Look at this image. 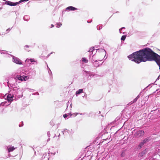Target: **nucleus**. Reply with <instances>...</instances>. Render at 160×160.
I'll use <instances>...</instances> for the list:
<instances>
[{
	"label": "nucleus",
	"mask_w": 160,
	"mask_h": 160,
	"mask_svg": "<svg viewBox=\"0 0 160 160\" xmlns=\"http://www.w3.org/2000/svg\"><path fill=\"white\" fill-rule=\"evenodd\" d=\"M145 134L143 130H139L136 132L134 134V136L136 138H139L143 136Z\"/></svg>",
	"instance_id": "5"
},
{
	"label": "nucleus",
	"mask_w": 160,
	"mask_h": 160,
	"mask_svg": "<svg viewBox=\"0 0 160 160\" xmlns=\"http://www.w3.org/2000/svg\"><path fill=\"white\" fill-rule=\"evenodd\" d=\"M2 9V8H0V9Z\"/></svg>",
	"instance_id": "61"
},
{
	"label": "nucleus",
	"mask_w": 160,
	"mask_h": 160,
	"mask_svg": "<svg viewBox=\"0 0 160 160\" xmlns=\"http://www.w3.org/2000/svg\"><path fill=\"white\" fill-rule=\"evenodd\" d=\"M50 54H50V53L49 54H48V55H47V58L48 57L50 56Z\"/></svg>",
	"instance_id": "47"
},
{
	"label": "nucleus",
	"mask_w": 160,
	"mask_h": 160,
	"mask_svg": "<svg viewBox=\"0 0 160 160\" xmlns=\"http://www.w3.org/2000/svg\"><path fill=\"white\" fill-rule=\"evenodd\" d=\"M16 80H19L22 81H26L28 79H29V76H24V75H17L15 78Z\"/></svg>",
	"instance_id": "4"
},
{
	"label": "nucleus",
	"mask_w": 160,
	"mask_h": 160,
	"mask_svg": "<svg viewBox=\"0 0 160 160\" xmlns=\"http://www.w3.org/2000/svg\"><path fill=\"white\" fill-rule=\"evenodd\" d=\"M56 153L55 152H54V153H52V152H51L50 153V152H48V156H50V154H51V155L52 154L53 155H54Z\"/></svg>",
	"instance_id": "37"
},
{
	"label": "nucleus",
	"mask_w": 160,
	"mask_h": 160,
	"mask_svg": "<svg viewBox=\"0 0 160 160\" xmlns=\"http://www.w3.org/2000/svg\"><path fill=\"white\" fill-rule=\"evenodd\" d=\"M35 62V61L33 58H27L25 60L26 62L28 63L29 64H33Z\"/></svg>",
	"instance_id": "9"
},
{
	"label": "nucleus",
	"mask_w": 160,
	"mask_h": 160,
	"mask_svg": "<svg viewBox=\"0 0 160 160\" xmlns=\"http://www.w3.org/2000/svg\"><path fill=\"white\" fill-rule=\"evenodd\" d=\"M60 133H59V135H58V137H59H59H60Z\"/></svg>",
	"instance_id": "54"
},
{
	"label": "nucleus",
	"mask_w": 160,
	"mask_h": 160,
	"mask_svg": "<svg viewBox=\"0 0 160 160\" xmlns=\"http://www.w3.org/2000/svg\"><path fill=\"white\" fill-rule=\"evenodd\" d=\"M144 144L143 142L141 141L138 145L136 147V148L138 150H140L143 147Z\"/></svg>",
	"instance_id": "11"
},
{
	"label": "nucleus",
	"mask_w": 160,
	"mask_h": 160,
	"mask_svg": "<svg viewBox=\"0 0 160 160\" xmlns=\"http://www.w3.org/2000/svg\"><path fill=\"white\" fill-rule=\"evenodd\" d=\"M101 42H100V44H101Z\"/></svg>",
	"instance_id": "60"
},
{
	"label": "nucleus",
	"mask_w": 160,
	"mask_h": 160,
	"mask_svg": "<svg viewBox=\"0 0 160 160\" xmlns=\"http://www.w3.org/2000/svg\"><path fill=\"white\" fill-rule=\"evenodd\" d=\"M125 28L124 27H122V28H120V29H119V32L120 33H122V32H121V30L123 29H125Z\"/></svg>",
	"instance_id": "36"
},
{
	"label": "nucleus",
	"mask_w": 160,
	"mask_h": 160,
	"mask_svg": "<svg viewBox=\"0 0 160 160\" xmlns=\"http://www.w3.org/2000/svg\"><path fill=\"white\" fill-rule=\"evenodd\" d=\"M71 105H72V104L71 103V104L70 105V108H71V107H72Z\"/></svg>",
	"instance_id": "50"
},
{
	"label": "nucleus",
	"mask_w": 160,
	"mask_h": 160,
	"mask_svg": "<svg viewBox=\"0 0 160 160\" xmlns=\"http://www.w3.org/2000/svg\"><path fill=\"white\" fill-rule=\"evenodd\" d=\"M84 114H85V113H80V115H84Z\"/></svg>",
	"instance_id": "48"
},
{
	"label": "nucleus",
	"mask_w": 160,
	"mask_h": 160,
	"mask_svg": "<svg viewBox=\"0 0 160 160\" xmlns=\"http://www.w3.org/2000/svg\"><path fill=\"white\" fill-rule=\"evenodd\" d=\"M101 116H102V117H103V115H102V114L101 115Z\"/></svg>",
	"instance_id": "59"
},
{
	"label": "nucleus",
	"mask_w": 160,
	"mask_h": 160,
	"mask_svg": "<svg viewBox=\"0 0 160 160\" xmlns=\"http://www.w3.org/2000/svg\"><path fill=\"white\" fill-rule=\"evenodd\" d=\"M71 132H72V129H71L70 130H67V131H66V132H67L69 134V133H71Z\"/></svg>",
	"instance_id": "39"
},
{
	"label": "nucleus",
	"mask_w": 160,
	"mask_h": 160,
	"mask_svg": "<svg viewBox=\"0 0 160 160\" xmlns=\"http://www.w3.org/2000/svg\"><path fill=\"white\" fill-rule=\"evenodd\" d=\"M30 47L28 45H26L24 47V49L25 50L28 52H29V50H28V49H27L28 48H29Z\"/></svg>",
	"instance_id": "29"
},
{
	"label": "nucleus",
	"mask_w": 160,
	"mask_h": 160,
	"mask_svg": "<svg viewBox=\"0 0 160 160\" xmlns=\"http://www.w3.org/2000/svg\"><path fill=\"white\" fill-rule=\"evenodd\" d=\"M83 89H79L78 90H77L76 92V94L77 96L78 95H79L80 94L83 93Z\"/></svg>",
	"instance_id": "15"
},
{
	"label": "nucleus",
	"mask_w": 160,
	"mask_h": 160,
	"mask_svg": "<svg viewBox=\"0 0 160 160\" xmlns=\"http://www.w3.org/2000/svg\"><path fill=\"white\" fill-rule=\"evenodd\" d=\"M8 85L10 90L9 92V93L12 94L15 98H22L23 96L22 92L21 90L16 87H14L10 88V87H12L13 85L11 84L10 83L8 82Z\"/></svg>",
	"instance_id": "1"
},
{
	"label": "nucleus",
	"mask_w": 160,
	"mask_h": 160,
	"mask_svg": "<svg viewBox=\"0 0 160 160\" xmlns=\"http://www.w3.org/2000/svg\"><path fill=\"white\" fill-rule=\"evenodd\" d=\"M125 33V32H123L122 33L123 34H124Z\"/></svg>",
	"instance_id": "58"
},
{
	"label": "nucleus",
	"mask_w": 160,
	"mask_h": 160,
	"mask_svg": "<svg viewBox=\"0 0 160 160\" xmlns=\"http://www.w3.org/2000/svg\"><path fill=\"white\" fill-rule=\"evenodd\" d=\"M77 9V8L72 6H68L66 8V10L75 11Z\"/></svg>",
	"instance_id": "10"
},
{
	"label": "nucleus",
	"mask_w": 160,
	"mask_h": 160,
	"mask_svg": "<svg viewBox=\"0 0 160 160\" xmlns=\"http://www.w3.org/2000/svg\"><path fill=\"white\" fill-rule=\"evenodd\" d=\"M105 56H106V55H105L104 56V59L105 58V59H106L107 58V57H106V58H105Z\"/></svg>",
	"instance_id": "49"
},
{
	"label": "nucleus",
	"mask_w": 160,
	"mask_h": 160,
	"mask_svg": "<svg viewBox=\"0 0 160 160\" xmlns=\"http://www.w3.org/2000/svg\"><path fill=\"white\" fill-rule=\"evenodd\" d=\"M23 19L24 21H27L30 19V17L28 15H25L23 17Z\"/></svg>",
	"instance_id": "20"
},
{
	"label": "nucleus",
	"mask_w": 160,
	"mask_h": 160,
	"mask_svg": "<svg viewBox=\"0 0 160 160\" xmlns=\"http://www.w3.org/2000/svg\"><path fill=\"white\" fill-rule=\"evenodd\" d=\"M51 28H52L54 27V26L53 24H51Z\"/></svg>",
	"instance_id": "45"
},
{
	"label": "nucleus",
	"mask_w": 160,
	"mask_h": 160,
	"mask_svg": "<svg viewBox=\"0 0 160 160\" xmlns=\"http://www.w3.org/2000/svg\"><path fill=\"white\" fill-rule=\"evenodd\" d=\"M1 54H8L9 55L8 57H9V58L10 57L9 56L10 55H9V54L8 53V52L6 51L2 50V52H1Z\"/></svg>",
	"instance_id": "25"
},
{
	"label": "nucleus",
	"mask_w": 160,
	"mask_h": 160,
	"mask_svg": "<svg viewBox=\"0 0 160 160\" xmlns=\"http://www.w3.org/2000/svg\"><path fill=\"white\" fill-rule=\"evenodd\" d=\"M8 5L11 6H16L17 5L16 2H12L9 1Z\"/></svg>",
	"instance_id": "18"
},
{
	"label": "nucleus",
	"mask_w": 160,
	"mask_h": 160,
	"mask_svg": "<svg viewBox=\"0 0 160 160\" xmlns=\"http://www.w3.org/2000/svg\"><path fill=\"white\" fill-rule=\"evenodd\" d=\"M32 95H39V93L38 92H36L33 93L32 94Z\"/></svg>",
	"instance_id": "38"
},
{
	"label": "nucleus",
	"mask_w": 160,
	"mask_h": 160,
	"mask_svg": "<svg viewBox=\"0 0 160 160\" xmlns=\"http://www.w3.org/2000/svg\"><path fill=\"white\" fill-rule=\"evenodd\" d=\"M126 37V35H122L121 38V40L122 41H124Z\"/></svg>",
	"instance_id": "28"
},
{
	"label": "nucleus",
	"mask_w": 160,
	"mask_h": 160,
	"mask_svg": "<svg viewBox=\"0 0 160 160\" xmlns=\"http://www.w3.org/2000/svg\"><path fill=\"white\" fill-rule=\"evenodd\" d=\"M27 2L26 0H20L18 2H16V5H17L20 4V3L23 2Z\"/></svg>",
	"instance_id": "26"
},
{
	"label": "nucleus",
	"mask_w": 160,
	"mask_h": 160,
	"mask_svg": "<svg viewBox=\"0 0 160 160\" xmlns=\"http://www.w3.org/2000/svg\"><path fill=\"white\" fill-rule=\"evenodd\" d=\"M42 158L45 159L46 158L48 159V160H49V158H48V156L47 154H44L42 157Z\"/></svg>",
	"instance_id": "27"
},
{
	"label": "nucleus",
	"mask_w": 160,
	"mask_h": 160,
	"mask_svg": "<svg viewBox=\"0 0 160 160\" xmlns=\"http://www.w3.org/2000/svg\"><path fill=\"white\" fill-rule=\"evenodd\" d=\"M51 125H52V126H53L54 125V124H52V125L51 124Z\"/></svg>",
	"instance_id": "63"
},
{
	"label": "nucleus",
	"mask_w": 160,
	"mask_h": 160,
	"mask_svg": "<svg viewBox=\"0 0 160 160\" xmlns=\"http://www.w3.org/2000/svg\"><path fill=\"white\" fill-rule=\"evenodd\" d=\"M52 122H50V123H51V124Z\"/></svg>",
	"instance_id": "62"
},
{
	"label": "nucleus",
	"mask_w": 160,
	"mask_h": 160,
	"mask_svg": "<svg viewBox=\"0 0 160 160\" xmlns=\"http://www.w3.org/2000/svg\"><path fill=\"white\" fill-rule=\"evenodd\" d=\"M2 52V51H1V50H0V52Z\"/></svg>",
	"instance_id": "57"
},
{
	"label": "nucleus",
	"mask_w": 160,
	"mask_h": 160,
	"mask_svg": "<svg viewBox=\"0 0 160 160\" xmlns=\"http://www.w3.org/2000/svg\"><path fill=\"white\" fill-rule=\"evenodd\" d=\"M84 96H86V97L87 96V94L86 93L85 94Z\"/></svg>",
	"instance_id": "51"
},
{
	"label": "nucleus",
	"mask_w": 160,
	"mask_h": 160,
	"mask_svg": "<svg viewBox=\"0 0 160 160\" xmlns=\"http://www.w3.org/2000/svg\"><path fill=\"white\" fill-rule=\"evenodd\" d=\"M62 25V24L61 23H57V26L56 27L58 28H59Z\"/></svg>",
	"instance_id": "33"
},
{
	"label": "nucleus",
	"mask_w": 160,
	"mask_h": 160,
	"mask_svg": "<svg viewBox=\"0 0 160 160\" xmlns=\"http://www.w3.org/2000/svg\"><path fill=\"white\" fill-rule=\"evenodd\" d=\"M82 62H85L86 63H88V60L85 58H82Z\"/></svg>",
	"instance_id": "30"
},
{
	"label": "nucleus",
	"mask_w": 160,
	"mask_h": 160,
	"mask_svg": "<svg viewBox=\"0 0 160 160\" xmlns=\"http://www.w3.org/2000/svg\"><path fill=\"white\" fill-rule=\"evenodd\" d=\"M53 53H54V52H52L51 53H50V54H52Z\"/></svg>",
	"instance_id": "52"
},
{
	"label": "nucleus",
	"mask_w": 160,
	"mask_h": 160,
	"mask_svg": "<svg viewBox=\"0 0 160 160\" xmlns=\"http://www.w3.org/2000/svg\"><path fill=\"white\" fill-rule=\"evenodd\" d=\"M10 56L12 57V61L13 62L18 65L22 64V61L18 58L14 56L11 54H9Z\"/></svg>",
	"instance_id": "3"
},
{
	"label": "nucleus",
	"mask_w": 160,
	"mask_h": 160,
	"mask_svg": "<svg viewBox=\"0 0 160 160\" xmlns=\"http://www.w3.org/2000/svg\"><path fill=\"white\" fill-rule=\"evenodd\" d=\"M83 71L85 72L83 73L84 75L87 78L88 80H90L95 75L94 73L93 72L86 70H84Z\"/></svg>",
	"instance_id": "2"
},
{
	"label": "nucleus",
	"mask_w": 160,
	"mask_h": 160,
	"mask_svg": "<svg viewBox=\"0 0 160 160\" xmlns=\"http://www.w3.org/2000/svg\"><path fill=\"white\" fill-rule=\"evenodd\" d=\"M50 140V139L49 138H48L47 140V141H49Z\"/></svg>",
	"instance_id": "53"
},
{
	"label": "nucleus",
	"mask_w": 160,
	"mask_h": 160,
	"mask_svg": "<svg viewBox=\"0 0 160 160\" xmlns=\"http://www.w3.org/2000/svg\"><path fill=\"white\" fill-rule=\"evenodd\" d=\"M12 27L11 28H9L7 29L6 30V32H7V33H8L12 28Z\"/></svg>",
	"instance_id": "34"
},
{
	"label": "nucleus",
	"mask_w": 160,
	"mask_h": 160,
	"mask_svg": "<svg viewBox=\"0 0 160 160\" xmlns=\"http://www.w3.org/2000/svg\"><path fill=\"white\" fill-rule=\"evenodd\" d=\"M66 130H67V129H63L62 131V133L63 135L64 136L66 132Z\"/></svg>",
	"instance_id": "32"
},
{
	"label": "nucleus",
	"mask_w": 160,
	"mask_h": 160,
	"mask_svg": "<svg viewBox=\"0 0 160 160\" xmlns=\"http://www.w3.org/2000/svg\"><path fill=\"white\" fill-rule=\"evenodd\" d=\"M99 61H100V60H93V61L95 62H98ZM100 61H101V60H100Z\"/></svg>",
	"instance_id": "44"
},
{
	"label": "nucleus",
	"mask_w": 160,
	"mask_h": 160,
	"mask_svg": "<svg viewBox=\"0 0 160 160\" xmlns=\"http://www.w3.org/2000/svg\"><path fill=\"white\" fill-rule=\"evenodd\" d=\"M7 101L3 102H1L0 104V106H7L8 105H9L11 103L10 102H9V104H7Z\"/></svg>",
	"instance_id": "16"
},
{
	"label": "nucleus",
	"mask_w": 160,
	"mask_h": 160,
	"mask_svg": "<svg viewBox=\"0 0 160 160\" xmlns=\"http://www.w3.org/2000/svg\"><path fill=\"white\" fill-rule=\"evenodd\" d=\"M94 47H92L90 48L89 50L88 51V52H90V54H92V52L94 50ZM91 57V55H90V57Z\"/></svg>",
	"instance_id": "21"
},
{
	"label": "nucleus",
	"mask_w": 160,
	"mask_h": 160,
	"mask_svg": "<svg viewBox=\"0 0 160 160\" xmlns=\"http://www.w3.org/2000/svg\"><path fill=\"white\" fill-rule=\"evenodd\" d=\"M148 149L147 148H145L143 151L140 152L138 154L139 157H143L148 152Z\"/></svg>",
	"instance_id": "7"
},
{
	"label": "nucleus",
	"mask_w": 160,
	"mask_h": 160,
	"mask_svg": "<svg viewBox=\"0 0 160 160\" xmlns=\"http://www.w3.org/2000/svg\"><path fill=\"white\" fill-rule=\"evenodd\" d=\"M77 114H78L77 113V114H76V115H75V116H76V115H77Z\"/></svg>",
	"instance_id": "64"
},
{
	"label": "nucleus",
	"mask_w": 160,
	"mask_h": 160,
	"mask_svg": "<svg viewBox=\"0 0 160 160\" xmlns=\"http://www.w3.org/2000/svg\"><path fill=\"white\" fill-rule=\"evenodd\" d=\"M102 25H101L100 26H99V25H98L97 27V28L98 30H100L102 28Z\"/></svg>",
	"instance_id": "31"
},
{
	"label": "nucleus",
	"mask_w": 160,
	"mask_h": 160,
	"mask_svg": "<svg viewBox=\"0 0 160 160\" xmlns=\"http://www.w3.org/2000/svg\"><path fill=\"white\" fill-rule=\"evenodd\" d=\"M101 113V111H99V114H100V113Z\"/></svg>",
	"instance_id": "55"
},
{
	"label": "nucleus",
	"mask_w": 160,
	"mask_h": 160,
	"mask_svg": "<svg viewBox=\"0 0 160 160\" xmlns=\"http://www.w3.org/2000/svg\"><path fill=\"white\" fill-rule=\"evenodd\" d=\"M150 140V139L149 137H147L145 138L143 140H142V141L143 142L144 144H146L147 142H148Z\"/></svg>",
	"instance_id": "13"
},
{
	"label": "nucleus",
	"mask_w": 160,
	"mask_h": 160,
	"mask_svg": "<svg viewBox=\"0 0 160 160\" xmlns=\"http://www.w3.org/2000/svg\"><path fill=\"white\" fill-rule=\"evenodd\" d=\"M31 147V148L33 149L34 150V154L35 155V154H36V151H35V150H34V148H33V147Z\"/></svg>",
	"instance_id": "42"
},
{
	"label": "nucleus",
	"mask_w": 160,
	"mask_h": 160,
	"mask_svg": "<svg viewBox=\"0 0 160 160\" xmlns=\"http://www.w3.org/2000/svg\"><path fill=\"white\" fill-rule=\"evenodd\" d=\"M36 74V72L34 69H31L30 70V71L28 73L29 75L28 76H29V78H30V76H35Z\"/></svg>",
	"instance_id": "8"
},
{
	"label": "nucleus",
	"mask_w": 160,
	"mask_h": 160,
	"mask_svg": "<svg viewBox=\"0 0 160 160\" xmlns=\"http://www.w3.org/2000/svg\"><path fill=\"white\" fill-rule=\"evenodd\" d=\"M7 99L8 102H10L13 101V98H14V96L12 94L10 93L7 96Z\"/></svg>",
	"instance_id": "6"
},
{
	"label": "nucleus",
	"mask_w": 160,
	"mask_h": 160,
	"mask_svg": "<svg viewBox=\"0 0 160 160\" xmlns=\"http://www.w3.org/2000/svg\"><path fill=\"white\" fill-rule=\"evenodd\" d=\"M23 122L22 121L19 125V126L20 127L23 126Z\"/></svg>",
	"instance_id": "35"
},
{
	"label": "nucleus",
	"mask_w": 160,
	"mask_h": 160,
	"mask_svg": "<svg viewBox=\"0 0 160 160\" xmlns=\"http://www.w3.org/2000/svg\"><path fill=\"white\" fill-rule=\"evenodd\" d=\"M140 93L137 96V97L135 98H134L132 101L131 102V103L135 102L137 101V100L140 97Z\"/></svg>",
	"instance_id": "19"
},
{
	"label": "nucleus",
	"mask_w": 160,
	"mask_h": 160,
	"mask_svg": "<svg viewBox=\"0 0 160 160\" xmlns=\"http://www.w3.org/2000/svg\"><path fill=\"white\" fill-rule=\"evenodd\" d=\"M7 101L3 102H1L0 104V106H7L8 105H9L11 103L10 102H9V104H7Z\"/></svg>",
	"instance_id": "17"
},
{
	"label": "nucleus",
	"mask_w": 160,
	"mask_h": 160,
	"mask_svg": "<svg viewBox=\"0 0 160 160\" xmlns=\"http://www.w3.org/2000/svg\"><path fill=\"white\" fill-rule=\"evenodd\" d=\"M30 90H31V92H33L35 91V90L32 89H29Z\"/></svg>",
	"instance_id": "43"
},
{
	"label": "nucleus",
	"mask_w": 160,
	"mask_h": 160,
	"mask_svg": "<svg viewBox=\"0 0 160 160\" xmlns=\"http://www.w3.org/2000/svg\"><path fill=\"white\" fill-rule=\"evenodd\" d=\"M92 21H87V22L88 23H90L91 22H92Z\"/></svg>",
	"instance_id": "46"
},
{
	"label": "nucleus",
	"mask_w": 160,
	"mask_h": 160,
	"mask_svg": "<svg viewBox=\"0 0 160 160\" xmlns=\"http://www.w3.org/2000/svg\"><path fill=\"white\" fill-rule=\"evenodd\" d=\"M135 129H134V130H133L132 131V132H133L134 131H135Z\"/></svg>",
	"instance_id": "56"
},
{
	"label": "nucleus",
	"mask_w": 160,
	"mask_h": 160,
	"mask_svg": "<svg viewBox=\"0 0 160 160\" xmlns=\"http://www.w3.org/2000/svg\"><path fill=\"white\" fill-rule=\"evenodd\" d=\"M72 114H71V113H68V114H65L63 115V116L64 118H67L69 116V117H71V116H72Z\"/></svg>",
	"instance_id": "23"
},
{
	"label": "nucleus",
	"mask_w": 160,
	"mask_h": 160,
	"mask_svg": "<svg viewBox=\"0 0 160 160\" xmlns=\"http://www.w3.org/2000/svg\"><path fill=\"white\" fill-rule=\"evenodd\" d=\"M47 68H48V73H49V75H50V76L52 78V72L51 71V70L48 67V65H47Z\"/></svg>",
	"instance_id": "22"
},
{
	"label": "nucleus",
	"mask_w": 160,
	"mask_h": 160,
	"mask_svg": "<svg viewBox=\"0 0 160 160\" xmlns=\"http://www.w3.org/2000/svg\"><path fill=\"white\" fill-rule=\"evenodd\" d=\"M126 149L123 150L121 151L120 153V156L122 157H124L126 155Z\"/></svg>",
	"instance_id": "14"
},
{
	"label": "nucleus",
	"mask_w": 160,
	"mask_h": 160,
	"mask_svg": "<svg viewBox=\"0 0 160 160\" xmlns=\"http://www.w3.org/2000/svg\"><path fill=\"white\" fill-rule=\"evenodd\" d=\"M47 134L48 137H50V134L49 131H48L47 132Z\"/></svg>",
	"instance_id": "40"
},
{
	"label": "nucleus",
	"mask_w": 160,
	"mask_h": 160,
	"mask_svg": "<svg viewBox=\"0 0 160 160\" xmlns=\"http://www.w3.org/2000/svg\"><path fill=\"white\" fill-rule=\"evenodd\" d=\"M96 50H97V52H101L103 53L104 54L105 53L106 54V51L103 48H99L97 49Z\"/></svg>",
	"instance_id": "12"
},
{
	"label": "nucleus",
	"mask_w": 160,
	"mask_h": 160,
	"mask_svg": "<svg viewBox=\"0 0 160 160\" xmlns=\"http://www.w3.org/2000/svg\"><path fill=\"white\" fill-rule=\"evenodd\" d=\"M152 84H149L148 86H147L146 87V88H148V87H151L152 86H151V85H152Z\"/></svg>",
	"instance_id": "41"
},
{
	"label": "nucleus",
	"mask_w": 160,
	"mask_h": 160,
	"mask_svg": "<svg viewBox=\"0 0 160 160\" xmlns=\"http://www.w3.org/2000/svg\"><path fill=\"white\" fill-rule=\"evenodd\" d=\"M15 149L14 147H10L8 149L9 152L13 151Z\"/></svg>",
	"instance_id": "24"
}]
</instances>
